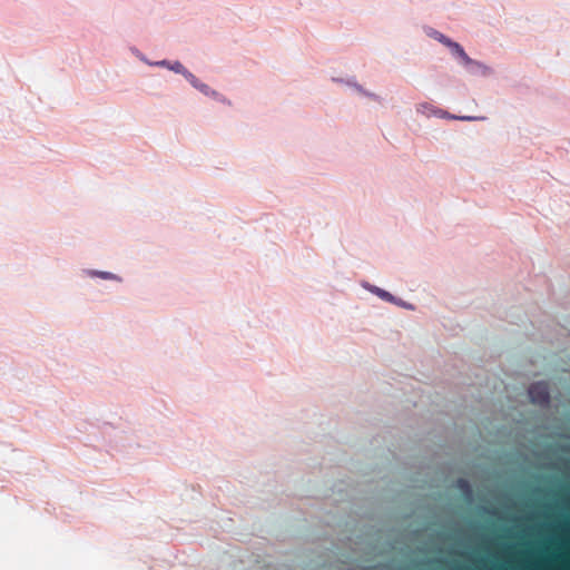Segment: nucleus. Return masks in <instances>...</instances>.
Instances as JSON below:
<instances>
[{"label":"nucleus","mask_w":570,"mask_h":570,"mask_svg":"<svg viewBox=\"0 0 570 570\" xmlns=\"http://www.w3.org/2000/svg\"><path fill=\"white\" fill-rule=\"evenodd\" d=\"M453 58L472 76L490 77L494 73L493 69L487 63L470 58L463 47L460 48Z\"/></svg>","instance_id":"1"},{"label":"nucleus","mask_w":570,"mask_h":570,"mask_svg":"<svg viewBox=\"0 0 570 570\" xmlns=\"http://www.w3.org/2000/svg\"><path fill=\"white\" fill-rule=\"evenodd\" d=\"M184 78L189 82V85L194 89L198 90L204 96L209 97L224 105H230V101L225 96L219 94L217 90L210 88L207 83L203 82L191 71L187 70Z\"/></svg>","instance_id":"2"},{"label":"nucleus","mask_w":570,"mask_h":570,"mask_svg":"<svg viewBox=\"0 0 570 570\" xmlns=\"http://www.w3.org/2000/svg\"><path fill=\"white\" fill-rule=\"evenodd\" d=\"M530 401L540 406L548 405L550 402V393L547 383L535 382L528 389Z\"/></svg>","instance_id":"3"},{"label":"nucleus","mask_w":570,"mask_h":570,"mask_svg":"<svg viewBox=\"0 0 570 570\" xmlns=\"http://www.w3.org/2000/svg\"><path fill=\"white\" fill-rule=\"evenodd\" d=\"M336 81L342 83V85H344V86H346L347 88L353 89L358 95H361V96H363V97H365L367 99H371V100H373L375 102H379V104H381L383 101V98L380 95L366 90L362 85H360L357 82V80L354 77H350V78H346V79H337Z\"/></svg>","instance_id":"4"},{"label":"nucleus","mask_w":570,"mask_h":570,"mask_svg":"<svg viewBox=\"0 0 570 570\" xmlns=\"http://www.w3.org/2000/svg\"><path fill=\"white\" fill-rule=\"evenodd\" d=\"M426 35L436 40L438 42H440L441 45H443L444 47H446L451 53L452 57L455 56V53L460 50V48L462 47L459 42L452 40L451 38H449L448 36H445L444 33L433 29V28H429L426 30Z\"/></svg>","instance_id":"5"},{"label":"nucleus","mask_w":570,"mask_h":570,"mask_svg":"<svg viewBox=\"0 0 570 570\" xmlns=\"http://www.w3.org/2000/svg\"><path fill=\"white\" fill-rule=\"evenodd\" d=\"M81 273H82V276L90 278V279H101V281L115 282L118 284L124 282V278L120 275L109 272V271L85 268L81 271Z\"/></svg>","instance_id":"6"},{"label":"nucleus","mask_w":570,"mask_h":570,"mask_svg":"<svg viewBox=\"0 0 570 570\" xmlns=\"http://www.w3.org/2000/svg\"><path fill=\"white\" fill-rule=\"evenodd\" d=\"M150 67H159L165 68L169 71H173L174 73L185 76L186 71L188 70L179 60H168V59H161L157 61H151L148 65Z\"/></svg>","instance_id":"7"},{"label":"nucleus","mask_w":570,"mask_h":570,"mask_svg":"<svg viewBox=\"0 0 570 570\" xmlns=\"http://www.w3.org/2000/svg\"><path fill=\"white\" fill-rule=\"evenodd\" d=\"M361 286L366 292L377 296L382 301L393 304L395 296L393 294H391L390 292H387V291H385V289H383V288H381V287H379L376 285H373V284H371V283H368L366 281H363L361 283Z\"/></svg>","instance_id":"8"},{"label":"nucleus","mask_w":570,"mask_h":570,"mask_svg":"<svg viewBox=\"0 0 570 570\" xmlns=\"http://www.w3.org/2000/svg\"><path fill=\"white\" fill-rule=\"evenodd\" d=\"M438 107L430 102H420L415 106L416 114L421 115L424 118H436Z\"/></svg>","instance_id":"9"},{"label":"nucleus","mask_w":570,"mask_h":570,"mask_svg":"<svg viewBox=\"0 0 570 570\" xmlns=\"http://www.w3.org/2000/svg\"><path fill=\"white\" fill-rule=\"evenodd\" d=\"M129 50L141 62L146 63L147 66L150 63V60L147 58V56L142 53L137 47H130Z\"/></svg>","instance_id":"10"},{"label":"nucleus","mask_w":570,"mask_h":570,"mask_svg":"<svg viewBox=\"0 0 570 570\" xmlns=\"http://www.w3.org/2000/svg\"><path fill=\"white\" fill-rule=\"evenodd\" d=\"M456 485L460 490H462L466 495H471V487L469 481L465 479H459Z\"/></svg>","instance_id":"11"},{"label":"nucleus","mask_w":570,"mask_h":570,"mask_svg":"<svg viewBox=\"0 0 570 570\" xmlns=\"http://www.w3.org/2000/svg\"><path fill=\"white\" fill-rule=\"evenodd\" d=\"M394 305L396 306H400L402 308H405V309H409V311H413L414 309V305L409 303V302H405L399 297L395 296L394 298V302H393Z\"/></svg>","instance_id":"12"},{"label":"nucleus","mask_w":570,"mask_h":570,"mask_svg":"<svg viewBox=\"0 0 570 570\" xmlns=\"http://www.w3.org/2000/svg\"><path fill=\"white\" fill-rule=\"evenodd\" d=\"M436 118L456 120V115H451L448 111L439 108L438 109V114H436Z\"/></svg>","instance_id":"13"},{"label":"nucleus","mask_w":570,"mask_h":570,"mask_svg":"<svg viewBox=\"0 0 570 570\" xmlns=\"http://www.w3.org/2000/svg\"><path fill=\"white\" fill-rule=\"evenodd\" d=\"M485 117L483 116H456V120L460 121H478V120H484Z\"/></svg>","instance_id":"14"}]
</instances>
